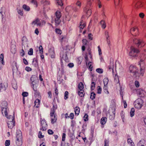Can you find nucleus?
<instances>
[{
  "label": "nucleus",
  "mask_w": 146,
  "mask_h": 146,
  "mask_svg": "<svg viewBox=\"0 0 146 146\" xmlns=\"http://www.w3.org/2000/svg\"><path fill=\"white\" fill-rule=\"evenodd\" d=\"M114 67V63L113 62H111L110 61V65L108 66V68L109 69H112Z\"/></svg>",
  "instance_id": "473e14b6"
},
{
  "label": "nucleus",
  "mask_w": 146,
  "mask_h": 146,
  "mask_svg": "<svg viewBox=\"0 0 146 146\" xmlns=\"http://www.w3.org/2000/svg\"><path fill=\"white\" fill-rule=\"evenodd\" d=\"M88 116L86 113H85L83 117V119L85 121H86L88 120Z\"/></svg>",
  "instance_id": "58836bf2"
},
{
  "label": "nucleus",
  "mask_w": 146,
  "mask_h": 146,
  "mask_svg": "<svg viewBox=\"0 0 146 146\" xmlns=\"http://www.w3.org/2000/svg\"><path fill=\"white\" fill-rule=\"evenodd\" d=\"M86 24L85 22H81L80 25V29H83L86 26Z\"/></svg>",
  "instance_id": "c756f323"
},
{
  "label": "nucleus",
  "mask_w": 146,
  "mask_h": 146,
  "mask_svg": "<svg viewBox=\"0 0 146 146\" xmlns=\"http://www.w3.org/2000/svg\"><path fill=\"white\" fill-rule=\"evenodd\" d=\"M107 118L106 117H103L100 120V123L102 125L105 124L106 122Z\"/></svg>",
  "instance_id": "b1692460"
},
{
  "label": "nucleus",
  "mask_w": 146,
  "mask_h": 146,
  "mask_svg": "<svg viewBox=\"0 0 146 146\" xmlns=\"http://www.w3.org/2000/svg\"><path fill=\"white\" fill-rule=\"evenodd\" d=\"M23 8L25 11H29L30 10V8L29 6L25 4H24L23 5Z\"/></svg>",
  "instance_id": "a878e982"
},
{
  "label": "nucleus",
  "mask_w": 146,
  "mask_h": 146,
  "mask_svg": "<svg viewBox=\"0 0 146 146\" xmlns=\"http://www.w3.org/2000/svg\"><path fill=\"white\" fill-rule=\"evenodd\" d=\"M39 50L40 52V54H42L43 53V49L42 48V46L40 45V46L39 47Z\"/></svg>",
  "instance_id": "de8ad7c7"
},
{
  "label": "nucleus",
  "mask_w": 146,
  "mask_h": 146,
  "mask_svg": "<svg viewBox=\"0 0 146 146\" xmlns=\"http://www.w3.org/2000/svg\"><path fill=\"white\" fill-rule=\"evenodd\" d=\"M68 92L67 91L65 92L64 94V99L65 100H66L68 98Z\"/></svg>",
  "instance_id": "79ce46f5"
},
{
  "label": "nucleus",
  "mask_w": 146,
  "mask_h": 146,
  "mask_svg": "<svg viewBox=\"0 0 146 146\" xmlns=\"http://www.w3.org/2000/svg\"><path fill=\"white\" fill-rule=\"evenodd\" d=\"M139 16L140 18L141 19H143L144 18L145 16V15L143 13H140L139 14Z\"/></svg>",
  "instance_id": "5fc2aeb1"
},
{
  "label": "nucleus",
  "mask_w": 146,
  "mask_h": 146,
  "mask_svg": "<svg viewBox=\"0 0 146 146\" xmlns=\"http://www.w3.org/2000/svg\"><path fill=\"white\" fill-rule=\"evenodd\" d=\"M133 4L134 5L135 8L136 9H140L144 7L145 3L142 1H138L135 3V0L133 1Z\"/></svg>",
  "instance_id": "9d476101"
},
{
  "label": "nucleus",
  "mask_w": 146,
  "mask_h": 146,
  "mask_svg": "<svg viewBox=\"0 0 146 146\" xmlns=\"http://www.w3.org/2000/svg\"><path fill=\"white\" fill-rule=\"evenodd\" d=\"M47 94L48 95V98H52V93L51 91H49L48 92Z\"/></svg>",
  "instance_id": "e2e57ef3"
},
{
  "label": "nucleus",
  "mask_w": 146,
  "mask_h": 146,
  "mask_svg": "<svg viewBox=\"0 0 146 146\" xmlns=\"http://www.w3.org/2000/svg\"><path fill=\"white\" fill-rule=\"evenodd\" d=\"M40 123L41 126L40 129V131H46L47 129L48 125L46 120L44 119L41 120Z\"/></svg>",
  "instance_id": "ddd939ff"
},
{
  "label": "nucleus",
  "mask_w": 146,
  "mask_h": 146,
  "mask_svg": "<svg viewBox=\"0 0 146 146\" xmlns=\"http://www.w3.org/2000/svg\"><path fill=\"white\" fill-rule=\"evenodd\" d=\"M143 103V101L141 99L138 98L134 102V107L138 109H140L142 107Z\"/></svg>",
  "instance_id": "1a4fd4ad"
},
{
  "label": "nucleus",
  "mask_w": 146,
  "mask_h": 146,
  "mask_svg": "<svg viewBox=\"0 0 146 146\" xmlns=\"http://www.w3.org/2000/svg\"><path fill=\"white\" fill-rule=\"evenodd\" d=\"M82 60V58L81 57H80L77 58V62L79 64H80Z\"/></svg>",
  "instance_id": "ea45409f"
},
{
  "label": "nucleus",
  "mask_w": 146,
  "mask_h": 146,
  "mask_svg": "<svg viewBox=\"0 0 146 146\" xmlns=\"http://www.w3.org/2000/svg\"><path fill=\"white\" fill-rule=\"evenodd\" d=\"M106 37L107 38V42H108V43L109 45H110V41L109 40V36L108 35V32H106Z\"/></svg>",
  "instance_id": "f704fd0d"
},
{
  "label": "nucleus",
  "mask_w": 146,
  "mask_h": 146,
  "mask_svg": "<svg viewBox=\"0 0 146 146\" xmlns=\"http://www.w3.org/2000/svg\"><path fill=\"white\" fill-rule=\"evenodd\" d=\"M35 33L37 35H38L39 33V31L38 28H36V29L35 31Z\"/></svg>",
  "instance_id": "774afa93"
},
{
  "label": "nucleus",
  "mask_w": 146,
  "mask_h": 146,
  "mask_svg": "<svg viewBox=\"0 0 146 146\" xmlns=\"http://www.w3.org/2000/svg\"><path fill=\"white\" fill-rule=\"evenodd\" d=\"M98 49L99 53L100 55H101L102 54L101 49L100 48V46H98Z\"/></svg>",
  "instance_id": "0e129e2a"
},
{
  "label": "nucleus",
  "mask_w": 146,
  "mask_h": 146,
  "mask_svg": "<svg viewBox=\"0 0 146 146\" xmlns=\"http://www.w3.org/2000/svg\"><path fill=\"white\" fill-rule=\"evenodd\" d=\"M33 49L32 48H30L28 52V54L30 55H31L33 54Z\"/></svg>",
  "instance_id": "8fccbe9b"
},
{
  "label": "nucleus",
  "mask_w": 146,
  "mask_h": 146,
  "mask_svg": "<svg viewBox=\"0 0 146 146\" xmlns=\"http://www.w3.org/2000/svg\"><path fill=\"white\" fill-rule=\"evenodd\" d=\"M57 3L59 5L62 6L63 5L62 0H56Z\"/></svg>",
  "instance_id": "49530a36"
},
{
  "label": "nucleus",
  "mask_w": 146,
  "mask_h": 146,
  "mask_svg": "<svg viewBox=\"0 0 146 146\" xmlns=\"http://www.w3.org/2000/svg\"><path fill=\"white\" fill-rule=\"evenodd\" d=\"M7 118L9 119V121L7 123L8 127L9 128L11 129L15 125L14 117L10 115L9 117L8 116Z\"/></svg>",
  "instance_id": "f8f14e48"
},
{
  "label": "nucleus",
  "mask_w": 146,
  "mask_h": 146,
  "mask_svg": "<svg viewBox=\"0 0 146 146\" xmlns=\"http://www.w3.org/2000/svg\"><path fill=\"white\" fill-rule=\"evenodd\" d=\"M5 145L6 146H9L10 145V141L9 140H6Z\"/></svg>",
  "instance_id": "864d4df0"
},
{
  "label": "nucleus",
  "mask_w": 146,
  "mask_h": 146,
  "mask_svg": "<svg viewBox=\"0 0 146 146\" xmlns=\"http://www.w3.org/2000/svg\"><path fill=\"white\" fill-rule=\"evenodd\" d=\"M87 3L83 9L84 12L87 14V16H89L92 13L91 6L94 0H87Z\"/></svg>",
  "instance_id": "20e7f679"
},
{
  "label": "nucleus",
  "mask_w": 146,
  "mask_h": 146,
  "mask_svg": "<svg viewBox=\"0 0 146 146\" xmlns=\"http://www.w3.org/2000/svg\"><path fill=\"white\" fill-rule=\"evenodd\" d=\"M66 135L65 133H63L62 135V141H64L66 138Z\"/></svg>",
  "instance_id": "4d7b16f0"
},
{
  "label": "nucleus",
  "mask_w": 146,
  "mask_h": 146,
  "mask_svg": "<svg viewBox=\"0 0 146 146\" xmlns=\"http://www.w3.org/2000/svg\"><path fill=\"white\" fill-rule=\"evenodd\" d=\"M138 146H145L144 144L143 141L141 140L139 141L137 143Z\"/></svg>",
  "instance_id": "c03bdc74"
},
{
  "label": "nucleus",
  "mask_w": 146,
  "mask_h": 146,
  "mask_svg": "<svg viewBox=\"0 0 146 146\" xmlns=\"http://www.w3.org/2000/svg\"><path fill=\"white\" fill-rule=\"evenodd\" d=\"M22 95L23 98L27 97L28 95V93L27 92H24L22 93Z\"/></svg>",
  "instance_id": "09e8293b"
},
{
  "label": "nucleus",
  "mask_w": 146,
  "mask_h": 146,
  "mask_svg": "<svg viewBox=\"0 0 146 146\" xmlns=\"http://www.w3.org/2000/svg\"><path fill=\"white\" fill-rule=\"evenodd\" d=\"M135 85L137 88L139 87V83L137 81H136L135 82Z\"/></svg>",
  "instance_id": "13d9d810"
},
{
  "label": "nucleus",
  "mask_w": 146,
  "mask_h": 146,
  "mask_svg": "<svg viewBox=\"0 0 146 146\" xmlns=\"http://www.w3.org/2000/svg\"><path fill=\"white\" fill-rule=\"evenodd\" d=\"M61 16V14L60 11H57L55 13L54 16V21L56 25H58L60 23L61 21L60 18Z\"/></svg>",
  "instance_id": "9b49d317"
},
{
  "label": "nucleus",
  "mask_w": 146,
  "mask_h": 146,
  "mask_svg": "<svg viewBox=\"0 0 146 146\" xmlns=\"http://www.w3.org/2000/svg\"><path fill=\"white\" fill-rule=\"evenodd\" d=\"M6 89V88L3 84L1 83L0 84V91H4Z\"/></svg>",
  "instance_id": "bb28decb"
},
{
  "label": "nucleus",
  "mask_w": 146,
  "mask_h": 146,
  "mask_svg": "<svg viewBox=\"0 0 146 146\" xmlns=\"http://www.w3.org/2000/svg\"><path fill=\"white\" fill-rule=\"evenodd\" d=\"M133 42L139 48L143 47L145 44V41L142 39L141 38H135L134 39Z\"/></svg>",
  "instance_id": "6e6552de"
},
{
  "label": "nucleus",
  "mask_w": 146,
  "mask_h": 146,
  "mask_svg": "<svg viewBox=\"0 0 146 146\" xmlns=\"http://www.w3.org/2000/svg\"><path fill=\"white\" fill-rule=\"evenodd\" d=\"M17 12L21 16H23V11L22 9H17Z\"/></svg>",
  "instance_id": "e433bc0d"
},
{
  "label": "nucleus",
  "mask_w": 146,
  "mask_h": 146,
  "mask_svg": "<svg viewBox=\"0 0 146 146\" xmlns=\"http://www.w3.org/2000/svg\"><path fill=\"white\" fill-rule=\"evenodd\" d=\"M25 70L28 72L31 71L32 70V69L30 67L27 66L25 68Z\"/></svg>",
  "instance_id": "052dcab7"
},
{
  "label": "nucleus",
  "mask_w": 146,
  "mask_h": 146,
  "mask_svg": "<svg viewBox=\"0 0 146 146\" xmlns=\"http://www.w3.org/2000/svg\"><path fill=\"white\" fill-rule=\"evenodd\" d=\"M108 86H104L103 88L104 92L105 93L107 94H109V92L108 90Z\"/></svg>",
  "instance_id": "7c9ffc66"
},
{
  "label": "nucleus",
  "mask_w": 146,
  "mask_h": 146,
  "mask_svg": "<svg viewBox=\"0 0 146 146\" xmlns=\"http://www.w3.org/2000/svg\"><path fill=\"white\" fill-rule=\"evenodd\" d=\"M96 71L99 74H102V73H103V69H102V68H97L96 69Z\"/></svg>",
  "instance_id": "a19ab883"
},
{
  "label": "nucleus",
  "mask_w": 146,
  "mask_h": 146,
  "mask_svg": "<svg viewBox=\"0 0 146 146\" xmlns=\"http://www.w3.org/2000/svg\"><path fill=\"white\" fill-rule=\"evenodd\" d=\"M139 57V60L138 63L140 68L139 72L135 66L131 65L129 67L130 72L136 77L143 76L145 72L146 67L145 63V61L146 60V49L144 50L140 54Z\"/></svg>",
  "instance_id": "f257e3e1"
},
{
  "label": "nucleus",
  "mask_w": 146,
  "mask_h": 146,
  "mask_svg": "<svg viewBox=\"0 0 146 146\" xmlns=\"http://www.w3.org/2000/svg\"><path fill=\"white\" fill-rule=\"evenodd\" d=\"M95 86V83L94 82H92L91 83V89L92 90H94V89Z\"/></svg>",
  "instance_id": "a18cd8bd"
},
{
  "label": "nucleus",
  "mask_w": 146,
  "mask_h": 146,
  "mask_svg": "<svg viewBox=\"0 0 146 146\" xmlns=\"http://www.w3.org/2000/svg\"><path fill=\"white\" fill-rule=\"evenodd\" d=\"M35 76H33L31 78V80L32 81V87L33 90L36 92L37 91V85L36 83L35 80L33 79L35 78Z\"/></svg>",
  "instance_id": "f3484780"
},
{
  "label": "nucleus",
  "mask_w": 146,
  "mask_h": 146,
  "mask_svg": "<svg viewBox=\"0 0 146 146\" xmlns=\"http://www.w3.org/2000/svg\"><path fill=\"white\" fill-rule=\"evenodd\" d=\"M69 117L71 119H73L74 118V113H71L69 116Z\"/></svg>",
  "instance_id": "bf43d9fd"
},
{
  "label": "nucleus",
  "mask_w": 146,
  "mask_h": 146,
  "mask_svg": "<svg viewBox=\"0 0 146 146\" xmlns=\"http://www.w3.org/2000/svg\"><path fill=\"white\" fill-rule=\"evenodd\" d=\"M131 34L134 36H136L139 34L138 30L137 27H134L131 28L130 30Z\"/></svg>",
  "instance_id": "dca6fc26"
},
{
  "label": "nucleus",
  "mask_w": 146,
  "mask_h": 146,
  "mask_svg": "<svg viewBox=\"0 0 146 146\" xmlns=\"http://www.w3.org/2000/svg\"><path fill=\"white\" fill-rule=\"evenodd\" d=\"M57 106L56 104H53L52 107L50 110V117L51 122L52 124H54L56 123L57 120L56 115L54 114L57 108Z\"/></svg>",
  "instance_id": "7ed1b4c3"
},
{
  "label": "nucleus",
  "mask_w": 146,
  "mask_h": 146,
  "mask_svg": "<svg viewBox=\"0 0 146 146\" xmlns=\"http://www.w3.org/2000/svg\"><path fill=\"white\" fill-rule=\"evenodd\" d=\"M130 115L131 117H133L135 114V109L133 108H131L130 112Z\"/></svg>",
  "instance_id": "c9c22d12"
},
{
  "label": "nucleus",
  "mask_w": 146,
  "mask_h": 146,
  "mask_svg": "<svg viewBox=\"0 0 146 146\" xmlns=\"http://www.w3.org/2000/svg\"><path fill=\"white\" fill-rule=\"evenodd\" d=\"M102 91V88L100 86H98L97 87V92L98 93L100 94L101 93Z\"/></svg>",
  "instance_id": "4c0bfd02"
},
{
  "label": "nucleus",
  "mask_w": 146,
  "mask_h": 146,
  "mask_svg": "<svg viewBox=\"0 0 146 146\" xmlns=\"http://www.w3.org/2000/svg\"><path fill=\"white\" fill-rule=\"evenodd\" d=\"M23 63L25 65H28V64L27 60L25 58H24L23 59Z\"/></svg>",
  "instance_id": "338daca9"
},
{
  "label": "nucleus",
  "mask_w": 146,
  "mask_h": 146,
  "mask_svg": "<svg viewBox=\"0 0 146 146\" xmlns=\"http://www.w3.org/2000/svg\"><path fill=\"white\" fill-rule=\"evenodd\" d=\"M88 38L90 40H92L93 39L92 35L91 33H89L88 35Z\"/></svg>",
  "instance_id": "6e6d98bb"
},
{
  "label": "nucleus",
  "mask_w": 146,
  "mask_h": 146,
  "mask_svg": "<svg viewBox=\"0 0 146 146\" xmlns=\"http://www.w3.org/2000/svg\"><path fill=\"white\" fill-rule=\"evenodd\" d=\"M145 49H143V51L139 54H139L140 52L139 50L133 46H131L130 48L129 55L130 56L135 58H137L138 57L139 58V56L140 54Z\"/></svg>",
  "instance_id": "f03ea898"
},
{
  "label": "nucleus",
  "mask_w": 146,
  "mask_h": 146,
  "mask_svg": "<svg viewBox=\"0 0 146 146\" xmlns=\"http://www.w3.org/2000/svg\"><path fill=\"white\" fill-rule=\"evenodd\" d=\"M32 64L35 67L38 66V60L36 58H33L32 62Z\"/></svg>",
  "instance_id": "aec40b11"
},
{
  "label": "nucleus",
  "mask_w": 146,
  "mask_h": 146,
  "mask_svg": "<svg viewBox=\"0 0 146 146\" xmlns=\"http://www.w3.org/2000/svg\"><path fill=\"white\" fill-rule=\"evenodd\" d=\"M22 138L21 131L20 130L17 131L16 132V143L18 146H20L22 145Z\"/></svg>",
  "instance_id": "39448f33"
},
{
  "label": "nucleus",
  "mask_w": 146,
  "mask_h": 146,
  "mask_svg": "<svg viewBox=\"0 0 146 146\" xmlns=\"http://www.w3.org/2000/svg\"><path fill=\"white\" fill-rule=\"evenodd\" d=\"M95 94L94 92H92L91 94L90 98L92 100H93L95 98Z\"/></svg>",
  "instance_id": "37998d69"
},
{
  "label": "nucleus",
  "mask_w": 146,
  "mask_h": 146,
  "mask_svg": "<svg viewBox=\"0 0 146 146\" xmlns=\"http://www.w3.org/2000/svg\"><path fill=\"white\" fill-rule=\"evenodd\" d=\"M76 5L77 6L73 8V10L74 11H78L81 8L82 6V3L80 1L78 0L76 2Z\"/></svg>",
  "instance_id": "2eb2a0df"
},
{
  "label": "nucleus",
  "mask_w": 146,
  "mask_h": 146,
  "mask_svg": "<svg viewBox=\"0 0 146 146\" xmlns=\"http://www.w3.org/2000/svg\"><path fill=\"white\" fill-rule=\"evenodd\" d=\"M127 143L131 146H134V144L133 142L130 139H127Z\"/></svg>",
  "instance_id": "72a5a7b5"
},
{
  "label": "nucleus",
  "mask_w": 146,
  "mask_h": 146,
  "mask_svg": "<svg viewBox=\"0 0 146 146\" xmlns=\"http://www.w3.org/2000/svg\"><path fill=\"white\" fill-rule=\"evenodd\" d=\"M44 132L43 131V132H41V131H40L39 132L38 135V137L40 138H42L44 137Z\"/></svg>",
  "instance_id": "c85d7f7f"
},
{
  "label": "nucleus",
  "mask_w": 146,
  "mask_h": 146,
  "mask_svg": "<svg viewBox=\"0 0 146 146\" xmlns=\"http://www.w3.org/2000/svg\"><path fill=\"white\" fill-rule=\"evenodd\" d=\"M109 82V80L108 78H105L103 80V82L104 86H108V83Z\"/></svg>",
  "instance_id": "cd10ccee"
},
{
  "label": "nucleus",
  "mask_w": 146,
  "mask_h": 146,
  "mask_svg": "<svg viewBox=\"0 0 146 146\" xmlns=\"http://www.w3.org/2000/svg\"><path fill=\"white\" fill-rule=\"evenodd\" d=\"M46 22L44 20L42 21L41 22L38 18H36L32 21L31 24L34 27L35 25L37 26L42 27L43 25H44Z\"/></svg>",
  "instance_id": "0eeeda50"
},
{
  "label": "nucleus",
  "mask_w": 146,
  "mask_h": 146,
  "mask_svg": "<svg viewBox=\"0 0 146 146\" xmlns=\"http://www.w3.org/2000/svg\"><path fill=\"white\" fill-rule=\"evenodd\" d=\"M74 111L75 115L78 116L80 112V108L78 107H76L74 108Z\"/></svg>",
  "instance_id": "a211bd4d"
},
{
  "label": "nucleus",
  "mask_w": 146,
  "mask_h": 146,
  "mask_svg": "<svg viewBox=\"0 0 146 146\" xmlns=\"http://www.w3.org/2000/svg\"><path fill=\"white\" fill-rule=\"evenodd\" d=\"M84 58H85V62H86V64H87V62L88 61V55L87 54H85Z\"/></svg>",
  "instance_id": "680f3d73"
},
{
  "label": "nucleus",
  "mask_w": 146,
  "mask_h": 146,
  "mask_svg": "<svg viewBox=\"0 0 146 146\" xmlns=\"http://www.w3.org/2000/svg\"><path fill=\"white\" fill-rule=\"evenodd\" d=\"M109 141L106 139H105L104 141V146H109Z\"/></svg>",
  "instance_id": "603ef678"
},
{
  "label": "nucleus",
  "mask_w": 146,
  "mask_h": 146,
  "mask_svg": "<svg viewBox=\"0 0 146 146\" xmlns=\"http://www.w3.org/2000/svg\"><path fill=\"white\" fill-rule=\"evenodd\" d=\"M78 95L80 97H84L85 94V92L84 90H77Z\"/></svg>",
  "instance_id": "5701e85b"
},
{
  "label": "nucleus",
  "mask_w": 146,
  "mask_h": 146,
  "mask_svg": "<svg viewBox=\"0 0 146 146\" xmlns=\"http://www.w3.org/2000/svg\"><path fill=\"white\" fill-rule=\"evenodd\" d=\"M84 86L83 83L80 82L79 83L78 85V90H83Z\"/></svg>",
  "instance_id": "4be33fe9"
},
{
  "label": "nucleus",
  "mask_w": 146,
  "mask_h": 146,
  "mask_svg": "<svg viewBox=\"0 0 146 146\" xmlns=\"http://www.w3.org/2000/svg\"><path fill=\"white\" fill-rule=\"evenodd\" d=\"M88 65L89 68L90 69V71H92V70L93 67L92 62H89L88 63Z\"/></svg>",
  "instance_id": "3c124183"
},
{
  "label": "nucleus",
  "mask_w": 146,
  "mask_h": 146,
  "mask_svg": "<svg viewBox=\"0 0 146 146\" xmlns=\"http://www.w3.org/2000/svg\"><path fill=\"white\" fill-rule=\"evenodd\" d=\"M40 2L44 6L49 5L50 4V1L47 0H41Z\"/></svg>",
  "instance_id": "6ab92c4d"
},
{
  "label": "nucleus",
  "mask_w": 146,
  "mask_h": 146,
  "mask_svg": "<svg viewBox=\"0 0 146 146\" xmlns=\"http://www.w3.org/2000/svg\"><path fill=\"white\" fill-rule=\"evenodd\" d=\"M49 54L52 58H54L55 57V53L53 49L50 50L49 52Z\"/></svg>",
  "instance_id": "393cba45"
},
{
  "label": "nucleus",
  "mask_w": 146,
  "mask_h": 146,
  "mask_svg": "<svg viewBox=\"0 0 146 146\" xmlns=\"http://www.w3.org/2000/svg\"><path fill=\"white\" fill-rule=\"evenodd\" d=\"M137 94L139 96L141 97H144L146 96V92L141 89H138L137 90Z\"/></svg>",
  "instance_id": "4468645a"
},
{
  "label": "nucleus",
  "mask_w": 146,
  "mask_h": 146,
  "mask_svg": "<svg viewBox=\"0 0 146 146\" xmlns=\"http://www.w3.org/2000/svg\"><path fill=\"white\" fill-rule=\"evenodd\" d=\"M48 133L50 135H52L53 134L54 132L52 130L49 129L48 131Z\"/></svg>",
  "instance_id": "69168bd1"
},
{
  "label": "nucleus",
  "mask_w": 146,
  "mask_h": 146,
  "mask_svg": "<svg viewBox=\"0 0 146 146\" xmlns=\"http://www.w3.org/2000/svg\"><path fill=\"white\" fill-rule=\"evenodd\" d=\"M101 25H102V27L103 29H105L106 27V24L104 21L102 20L100 22Z\"/></svg>",
  "instance_id": "2f4dec72"
},
{
  "label": "nucleus",
  "mask_w": 146,
  "mask_h": 146,
  "mask_svg": "<svg viewBox=\"0 0 146 146\" xmlns=\"http://www.w3.org/2000/svg\"><path fill=\"white\" fill-rule=\"evenodd\" d=\"M34 103L35 106L36 108H38L40 105V100L39 99H37L35 100Z\"/></svg>",
  "instance_id": "412c9836"
},
{
  "label": "nucleus",
  "mask_w": 146,
  "mask_h": 146,
  "mask_svg": "<svg viewBox=\"0 0 146 146\" xmlns=\"http://www.w3.org/2000/svg\"><path fill=\"white\" fill-rule=\"evenodd\" d=\"M7 102L5 101H3L1 104V108H2V113L3 115L8 118V114L7 110L8 108L7 107Z\"/></svg>",
  "instance_id": "423d86ee"
}]
</instances>
